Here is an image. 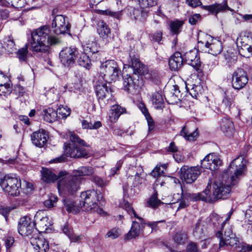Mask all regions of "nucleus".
Masks as SVG:
<instances>
[{"instance_id":"obj_27","label":"nucleus","mask_w":252,"mask_h":252,"mask_svg":"<svg viewBox=\"0 0 252 252\" xmlns=\"http://www.w3.org/2000/svg\"><path fill=\"white\" fill-rule=\"evenodd\" d=\"M139 222L135 221H132V226L130 230L125 236V238L127 240L135 238L138 236L141 231L144 228V224H145V220H144V223L142 224L140 220Z\"/></svg>"},{"instance_id":"obj_44","label":"nucleus","mask_w":252,"mask_h":252,"mask_svg":"<svg viewBox=\"0 0 252 252\" xmlns=\"http://www.w3.org/2000/svg\"><path fill=\"white\" fill-rule=\"evenodd\" d=\"M167 165V163L158 165L151 172V175L154 178L162 175L166 170Z\"/></svg>"},{"instance_id":"obj_15","label":"nucleus","mask_w":252,"mask_h":252,"mask_svg":"<svg viewBox=\"0 0 252 252\" xmlns=\"http://www.w3.org/2000/svg\"><path fill=\"white\" fill-rule=\"evenodd\" d=\"M222 164V161L219 156L214 154L207 155L201 160V166L203 168L209 169L211 170L217 169Z\"/></svg>"},{"instance_id":"obj_21","label":"nucleus","mask_w":252,"mask_h":252,"mask_svg":"<svg viewBox=\"0 0 252 252\" xmlns=\"http://www.w3.org/2000/svg\"><path fill=\"white\" fill-rule=\"evenodd\" d=\"M48 135L46 131L41 129L34 132L31 135V140L32 143L38 147H43L47 142Z\"/></svg>"},{"instance_id":"obj_57","label":"nucleus","mask_w":252,"mask_h":252,"mask_svg":"<svg viewBox=\"0 0 252 252\" xmlns=\"http://www.w3.org/2000/svg\"><path fill=\"white\" fill-rule=\"evenodd\" d=\"M86 51L94 54L97 52L96 43L95 42H92L91 43H88L86 45Z\"/></svg>"},{"instance_id":"obj_23","label":"nucleus","mask_w":252,"mask_h":252,"mask_svg":"<svg viewBox=\"0 0 252 252\" xmlns=\"http://www.w3.org/2000/svg\"><path fill=\"white\" fill-rule=\"evenodd\" d=\"M183 58L185 62L194 68H197L200 64V62L198 52L195 49L185 53Z\"/></svg>"},{"instance_id":"obj_45","label":"nucleus","mask_w":252,"mask_h":252,"mask_svg":"<svg viewBox=\"0 0 252 252\" xmlns=\"http://www.w3.org/2000/svg\"><path fill=\"white\" fill-rule=\"evenodd\" d=\"M181 135L184 137L188 140L192 141L195 139L198 135V133L196 130L193 132L189 133L187 127L185 126L183 127L181 131Z\"/></svg>"},{"instance_id":"obj_8","label":"nucleus","mask_w":252,"mask_h":252,"mask_svg":"<svg viewBox=\"0 0 252 252\" xmlns=\"http://www.w3.org/2000/svg\"><path fill=\"white\" fill-rule=\"evenodd\" d=\"M100 73L103 75L106 82H111L118 79L120 69L118 63L114 60H107L101 63Z\"/></svg>"},{"instance_id":"obj_46","label":"nucleus","mask_w":252,"mask_h":252,"mask_svg":"<svg viewBox=\"0 0 252 252\" xmlns=\"http://www.w3.org/2000/svg\"><path fill=\"white\" fill-rule=\"evenodd\" d=\"M2 46L8 53H12L15 49L13 40L9 38H5L3 40Z\"/></svg>"},{"instance_id":"obj_13","label":"nucleus","mask_w":252,"mask_h":252,"mask_svg":"<svg viewBox=\"0 0 252 252\" xmlns=\"http://www.w3.org/2000/svg\"><path fill=\"white\" fill-rule=\"evenodd\" d=\"M78 55V51L76 48L66 47L60 53L59 57L61 62L66 67L71 66L74 64Z\"/></svg>"},{"instance_id":"obj_43","label":"nucleus","mask_w":252,"mask_h":252,"mask_svg":"<svg viewBox=\"0 0 252 252\" xmlns=\"http://www.w3.org/2000/svg\"><path fill=\"white\" fill-rule=\"evenodd\" d=\"M162 203V202L158 198L157 191H155L147 201L148 206L152 208H156Z\"/></svg>"},{"instance_id":"obj_28","label":"nucleus","mask_w":252,"mask_h":252,"mask_svg":"<svg viewBox=\"0 0 252 252\" xmlns=\"http://www.w3.org/2000/svg\"><path fill=\"white\" fill-rule=\"evenodd\" d=\"M184 58L179 52H176L169 60V66L172 70H177L183 64Z\"/></svg>"},{"instance_id":"obj_3","label":"nucleus","mask_w":252,"mask_h":252,"mask_svg":"<svg viewBox=\"0 0 252 252\" xmlns=\"http://www.w3.org/2000/svg\"><path fill=\"white\" fill-rule=\"evenodd\" d=\"M216 236L219 239L220 249L224 246H230L235 252H246L252 250V245L246 246L239 242L229 225H227L223 230L221 227V230L216 233Z\"/></svg>"},{"instance_id":"obj_4","label":"nucleus","mask_w":252,"mask_h":252,"mask_svg":"<svg viewBox=\"0 0 252 252\" xmlns=\"http://www.w3.org/2000/svg\"><path fill=\"white\" fill-rule=\"evenodd\" d=\"M80 183V177H76L73 174L68 176L67 172L65 171L59 172L58 189L60 195H73L79 189Z\"/></svg>"},{"instance_id":"obj_53","label":"nucleus","mask_w":252,"mask_h":252,"mask_svg":"<svg viewBox=\"0 0 252 252\" xmlns=\"http://www.w3.org/2000/svg\"><path fill=\"white\" fill-rule=\"evenodd\" d=\"M91 181L99 187L102 188L105 187L107 185V182L106 181L96 175H93L91 178Z\"/></svg>"},{"instance_id":"obj_51","label":"nucleus","mask_w":252,"mask_h":252,"mask_svg":"<svg viewBox=\"0 0 252 252\" xmlns=\"http://www.w3.org/2000/svg\"><path fill=\"white\" fill-rule=\"evenodd\" d=\"M122 9L116 12L112 11L110 9H106L105 10H101L100 13L102 15H108L114 18L119 19L122 15Z\"/></svg>"},{"instance_id":"obj_11","label":"nucleus","mask_w":252,"mask_h":252,"mask_svg":"<svg viewBox=\"0 0 252 252\" xmlns=\"http://www.w3.org/2000/svg\"><path fill=\"white\" fill-rule=\"evenodd\" d=\"M201 173V169L198 166L189 167L184 165L180 169L181 177L187 184L193 183Z\"/></svg>"},{"instance_id":"obj_2","label":"nucleus","mask_w":252,"mask_h":252,"mask_svg":"<svg viewBox=\"0 0 252 252\" xmlns=\"http://www.w3.org/2000/svg\"><path fill=\"white\" fill-rule=\"evenodd\" d=\"M50 33V29L47 26H43L32 32L30 41L32 50L37 53H47L49 51L50 46L59 43V39Z\"/></svg>"},{"instance_id":"obj_25","label":"nucleus","mask_w":252,"mask_h":252,"mask_svg":"<svg viewBox=\"0 0 252 252\" xmlns=\"http://www.w3.org/2000/svg\"><path fill=\"white\" fill-rule=\"evenodd\" d=\"M235 94L234 92L230 91L225 92L222 100L221 106L226 110L229 111L235 105Z\"/></svg>"},{"instance_id":"obj_33","label":"nucleus","mask_w":252,"mask_h":252,"mask_svg":"<svg viewBox=\"0 0 252 252\" xmlns=\"http://www.w3.org/2000/svg\"><path fill=\"white\" fill-rule=\"evenodd\" d=\"M64 207L68 213H77L79 212L81 208V206H79L73 200L69 198H65L63 200Z\"/></svg>"},{"instance_id":"obj_52","label":"nucleus","mask_w":252,"mask_h":252,"mask_svg":"<svg viewBox=\"0 0 252 252\" xmlns=\"http://www.w3.org/2000/svg\"><path fill=\"white\" fill-rule=\"evenodd\" d=\"M187 239V235L185 232H177L174 236V241L179 244H184Z\"/></svg>"},{"instance_id":"obj_36","label":"nucleus","mask_w":252,"mask_h":252,"mask_svg":"<svg viewBox=\"0 0 252 252\" xmlns=\"http://www.w3.org/2000/svg\"><path fill=\"white\" fill-rule=\"evenodd\" d=\"M186 88L189 91V94L194 98H197L198 95L201 94L203 91L202 86L200 84L190 85L188 84L186 85Z\"/></svg>"},{"instance_id":"obj_60","label":"nucleus","mask_w":252,"mask_h":252,"mask_svg":"<svg viewBox=\"0 0 252 252\" xmlns=\"http://www.w3.org/2000/svg\"><path fill=\"white\" fill-rule=\"evenodd\" d=\"M201 19V16L199 14H194L189 18V24L194 25L197 24L198 21Z\"/></svg>"},{"instance_id":"obj_40","label":"nucleus","mask_w":252,"mask_h":252,"mask_svg":"<svg viewBox=\"0 0 252 252\" xmlns=\"http://www.w3.org/2000/svg\"><path fill=\"white\" fill-rule=\"evenodd\" d=\"M131 11L133 12V16L132 18L135 20H139L141 21L145 20L148 16V11L145 10L140 11L138 9H134L133 7L130 8Z\"/></svg>"},{"instance_id":"obj_58","label":"nucleus","mask_w":252,"mask_h":252,"mask_svg":"<svg viewBox=\"0 0 252 252\" xmlns=\"http://www.w3.org/2000/svg\"><path fill=\"white\" fill-rule=\"evenodd\" d=\"M13 208H11L9 207H5L2 205L0 206V214L2 215L5 219L6 220H7L8 216Z\"/></svg>"},{"instance_id":"obj_38","label":"nucleus","mask_w":252,"mask_h":252,"mask_svg":"<svg viewBox=\"0 0 252 252\" xmlns=\"http://www.w3.org/2000/svg\"><path fill=\"white\" fill-rule=\"evenodd\" d=\"M138 107L141 110L142 113L144 115L147 120L149 130L153 129L154 127V123L149 113H148L147 109L146 108L145 104L143 103H140L138 104Z\"/></svg>"},{"instance_id":"obj_10","label":"nucleus","mask_w":252,"mask_h":252,"mask_svg":"<svg viewBox=\"0 0 252 252\" xmlns=\"http://www.w3.org/2000/svg\"><path fill=\"white\" fill-rule=\"evenodd\" d=\"M141 166H132L127 171V184L131 187H137L144 183L145 176Z\"/></svg>"},{"instance_id":"obj_48","label":"nucleus","mask_w":252,"mask_h":252,"mask_svg":"<svg viewBox=\"0 0 252 252\" xmlns=\"http://www.w3.org/2000/svg\"><path fill=\"white\" fill-rule=\"evenodd\" d=\"M132 1L138 3L142 8L152 7L157 4V0H131Z\"/></svg>"},{"instance_id":"obj_20","label":"nucleus","mask_w":252,"mask_h":252,"mask_svg":"<svg viewBox=\"0 0 252 252\" xmlns=\"http://www.w3.org/2000/svg\"><path fill=\"white\" fill-rule=\"evenodd\" d=\"M124 90L129 93L134 94L138 92L139 88V80L129 74H126L123 78Z\"/></svg>"},{"instance_id":"obj_24","label":"nucleus","mask_w":252,"mask_h":252,"mask_svg":"<svg viewBox=\"0 0 252 252\" xmlns=\"http://www.w3.org/2000/svg\"><path fill=\"white\" fill-rule=\"evenodd\" d=\"M95 92L99 101L109 97L111 94L112 90L104 82H98L95 86Z\"/></svg>"},{"instance_id":"obj_1","label":"nucleus","mask_w":252,"mask_h":252,"mask_svg":"<svg viewBox=\"0 0 252 252\" xmlns=\"http://www.w3.org/2000/svg\"><path fill=\"white\" fill-rule=\"evenodd\" d=\"M247 162L245 156L240 155L232 161L221 178L214 183L212 189L209 181L203 192L186 194L187 200L214 202L218 199L227 198L231 190V185H234L237 183V179L244 173Z\"/></svg>"},{"instance_id":"obj_56","label":"nucleus","mask_w":252,"mask_h":252,"mask_svg":"<svg viewBox=\"0 0 252 252\" xmlns=\"http://www.w3.org/2000/svg\"><path fill=\"white\" fill-rule=\"evenodd\" d=\"M120 235L118 228H113L109 230L106 234V237L115 239L118 238Z\"/></svg>"},{"instance_id":"obj_47","label":"nucleus","mask_w":252,"mask_h":252,"mask_svg":"<svg viewBox=\"0 0 252 252\" xmlns=\"http://www.w3.org/2000/svg\"><path fill=\"white\" fill-rule=\"evenodd\" d=\"M57 118L59 119L66 118L70 114V109L67 106H61L57 110Z\"/></svg>"},{"instance_id":"obj_31","label":"nucleus","mask_w":252,"mask_h":252,"mask_svg":"<svg viewBox=\"0 0 252 252\" xmlns=\"http://www.w3.org/2000/svg\"><path fill=\"white\" fill-rule=\"evenodd\" d=\"M94 173V169L91 166H81L76 170H74L72 173L75 176L80 177L93 176Z\"/></svg>"},{"instance_id":"obj_26","label":"nucleus","mask_w":252,"mask_h":252,"mask_svg":"<svg viewBox=\"0 0 252 252\" xmlns=\"http://www.w3.org/2000/svg\"><path fill=\"white\" fill-rule=\"evenodd\" d=\"M40 172L41 180L44 182L50 183H53L57 180H59V173L58 174H56L50 169L42 167Z\"/></svg>"},{"instance_id":"obj_12","label":"nucleus","mask_w":252,"mask_h":252,"mask_svg":"<svg viewBox=\"0 0 252 252\" xmlns=\"http://www.w3.org/2000/svg\"><path fill=\"white\" fill-rule=\"evenodd\" d=\"M18 230L19 234L23 236H30L37 233L34 221L28 216L21 218L18 223Z\"/></svg>"},{"instance_id":"obj_55","label":"nucleus","mask_w":252,"mask_h":252,"mask_svg":"<svg viewBox=\"0 0 252 252\" xmlns=\"http://www.w3.org/2000/svg\"><path fill=\"white\" fill-rule=\"evenodd\" d=\"M21 0H2L1 6H12L15 7H21V5L19 4Z\"/></svg>"},{"instance_id":"obj_17","label":"nucleus","mask_w":252,"mask_h":252,"mask_svg":"<svg viewBox=\"0 0 252 252\" xmlns=\"http://www.w3.org/2000/svg\"><path fill=\"white\" fill-rule=\"evenodd\" d=\"M248 78L246 72L242 69H238L233 74L232 85L237 90L244 88L248 83Z\"/></svg>"},{"instance_id":"obj_16","label":"nucleus","mask_w":252,"mask_h":252,"mask_svg":"<svg viewBox=\"0 0 252 252\" xmlns=\"http://www.w3.org/2000/svg\"><path fill=\"white\" fill-rule=\"evenodd\" d=\"M52 27L54 32L57 34L64 33L70 28L69 24L65 21V18L62 15H58L54 17Z\"/></svg>"},{"instance_id":"obj_61","label":"nucleus","mask_w":252,"mask_h":252,"mask_svg":"<svg viewBox=\"0 0 252 252\" xmlns=\"http://www.w3.org/2000/svg\"><path fill=\"white\" fill-rule=\"evenodd\" d=\"M181 197V200L179 204L178 210L185 208L188 205V203L186 201V199H187V195L182 193V196Z\"/></svg>"},{"instance_id":"obj_41","label":"nucleus","mask_w":252,"mask_h":252,"mask_svg":"<svg viewBox=\"0 0 252 252\" xmlns=\"http://www.w3.org/2000/svg\"><path fill=\"white\" fill-rule=\"evenodd\" d=\"M183 24V21L177 20L171 21L169 26L171 32L175 34H178L181 31V29Z\"/></svg>"},{"instance_id":"obj_30","label":"nucleus","mask_w":252,"mask_h":252,"mask_svg":"<svg viewBox=\"0 0 252 252\" xmlns=\"http://www.w3.org/2000/svg\"><path fill=\"white\" fill-rule=\"evenodd\" d=\"M238 42L241 47V51H247L249 54L252 53V37L248 36H244L238 39Z\"/></svg>"},{"instance_id":"obj_39","label":"nucleus","mask_w":252,"mask_h":252,"mask_svg":"<svg viewBox=\"0 0 252 252\" xmlns=\"http://www.w3.org/2000/svg\"><path fill=\"white\" fill-rule=\"evenodd\" d=\"M79 65L86 69H89L91 66V60L86 53H83L80 55L78 60Z\"/></svg>"},{"instance_id":"obj_22","label":"nucleus","mask_w":252,"mask_h":252,"mask_svg":"<svg viewBox=\"0 0 252 252\" xmlns=\"http://www.w3.org/2000/svg\"><path fill=\"white\" fill-rule=\"evenodd\" d=\"M220 127L227 136L231 137L234 132L233 123L228 116L222 118L219 122Z\"/></svg>"},{"instance_id":"obj_7","label":"nucleus","mask_w":252,"mask_h":252,"mask_svg":"<svg viewBox=\"0 0 252 252\" xmlns=\"http://www.w3.org/2000/svg\"><path fill=\"white\" fill-rule=\"evenodd\" d=\"M198 43L200 46L204 45L208 53L214 56L220 54L222 49L221 43L219 40L204 33H199Z\"/></svg>"},{"instance_id":"obj_63","label":"nucleus","mask_w":252,"mask_h":252,"mask_svg":"<svg viewBox=\"0 0 252 252\" xmlns=\"http://www.w3.org/2000/svg\"><path fill=\"white\" fill-rule=\"evenodd\" d=\"M122 164H123V161L121 160H120L117 162V163L115 165V167L111 168V169L110 170V174L112 176H113L115 174H116L117 171L120 169Z\"/></svg>"},{"instance_id":"obj_37","label":"nucleus","mask_w":252,"mask_h":252,"mask_svg":"<svg viewBox=\"0 0 252 252\" xmlns=\"http://www.w3.org/2000/svg\"><path fill=\"white\" fill-rule=\"evenodd\" d=\"M152 101L155 107L157 109H162L163 107V98L161 93L156 92L152 95Z\"/></svg>"},{"instance_id":"obj_42","label":"nucleus","mask_w":252,"mask_h":252,"mask_svg":"<svg viewBox=\"0 0 252 252\" xmlns=\"http://www.w3.org/2000/svg\"><path fill=\"white\" fill-rule=\"evenodd\" d=\"M28 46L26 44L23 47L19 49L17 52V57L21 62H26L29 57Z\"/></svg>"},{"instance_id":"obj_34","label":"nucleus","mask_w":252,"mask_h":252,"mask_svg":"<svg viewBox=\"0 0 252 252\" xmlns=\"http://www.w3.org/2000/svg\"><path fill=\"white\" fill-rule=\"evenodd\" d=\"M43 118L44 120L49 123L55 122L57 119V113L52 108H48L43 110Z\"/></svg>"},{"instance_id":"obj_62","label":"nucleus","mask_w":252,"mask_h":252,"mask_svg":"<svg viewBox=\"0 0 252 252\" xmlns=\"http://www.w3.org/2000/svg\"><path fill=\"white\" fill-rule=\"evenodd\" d=\"M25 92V89L20 85H16L13 89V93L18 96L23 95Z\"/></svg>"},{"instance_id":"obj_54","label":"nucleus","mask_w":252,"mask_h":252,"mask_svg":"<svg viewBox=\"0 0 252 252\" xmlns=\"http://www.w3.org/2000/svg\"><path fill=\"white\" fill-rule=\"evenodd\" d=\"M125 208L129 215L132 216L133 215L135 218H137L141 221L142 224L144 223V219L137 215L129 203H126L125 204Z\"/></svg>"},{"instance_id":"obj_6","label":"nucleus","mask_w":252,"mask_h":252,"mask_svg":"<svg viewBox=\"0 0 252 252\" xmlns=\"http://www.w3.org/2000/svg\"><path fill=\"white\" fill-rule=\"evenodd\" d=\"M67 136L69 137L70 142L64 144V152L71 158H80L87 155L86 149L83 147L85 143L74 132L69 131Z\"/></svg>"},{"instance_id":"obj_18","label":"nucleus","mask_w":252,"mask_h":252,"mask_svg":"<svg viewBox=\"0 0 252 252\" xmlns=\"http://www.w3.org/2000/svg\"><path fill=\"white\" fill-rule=\"evenodd\" d=\"M30 242L35 252H46L49 250L48 242L37 233L30 238Z\"/></svg>"},{"instance_id":"obj_32","label":"nucleus","mask_w":252,"mask_h":252,"mask_svg":"<svg viewBox=\"0 0 252 252\" xmlns=\"http://www.w3.org/2000/svg\"><path fill=\"white\" fill-rule=\"evenodd\" d=\"M205 8L212 13L218 14L219 12H223L226 10L232 11L227 4L226 1L222 3H215L209 6H205Z\"/></svg>"},{"instance_id":"obj_19","label":"nucleus","mask_w":252,"mask_h":252,"mask_svg":"<svg viewBox=\"0 0 252 252\" xmlns=\"http://www.w3.org/2000/svg\"><path fill=\"white\" fill-rule=\"evenodd\" d=\"M127 67L132 69L133 73L137 75H143L147 72V68L144 66L139 60L134 56H129L128 64H124V68Z\"/></svg>"},{"instance_id":"obj_50","label":"nucleus","mask_w":252,"mask_h":252,"mask_svg":"<svg viewBox=\"0 0 252 252\" xmlns=\"http://www.w3.org/2000/svg\"><path fill=\"white\" fill-rule=\"evenodd\" d=\"M83 128H89L90 129H97L101 126V124L99 121L95 122L94 124L89 123L86 120H83L81 122Z\"/></svg>"},{"instance_id":"obj_14","label":"nucleus","mask_w":252,"mask_h":252,"mask_svg":"<svg viewBox=\"0 0 252 252\" xmlns=\"http://www.w3.org/2000/svg\"><path fill=\"white\" fill-rule=\"evenodd\" d=\"M34 222L35 226H36V232L40 233L46 232L52 225L49 218L45 214L44 212L41 210L36 212L34 216Z\"/></svg>"},{"instance_id":"obj_49","label":"nucleus","mask_w":252,"mask_h":252,"mask_svg":"<svg viewBox=\"0 0 252 252\" xmlns=\"http://www.w3.org/2000/svg\"><path fill=\"white\" fill-rule=\"evenodd\" d=\"M12 91L11 83L0 84V95L6 96L10 94Z\"/></svg>"},{"instance_id":"obj_59","label":"nucleus","mask_w":252,"mask_h":252,"mask_svg":"<svg viewBox=\"0 0 252 252\" xmlns=\"http://www.w3.org/2000/svg\"><path fill=\"white\" fill-rule=\"evenodd\" d=\"M224 57L227 63H232L236 60V57L232 53L227 52L224 54Z\"/></svg>"},{"instance_id":"obj_5","label":"nucleus","mask_w":252,"mask_h":252,"mask_svg":"<svg viewBox=\"0 0 252 252\" xmlns=\"http://www.w3.org/2000/svg\"><path fill=\"white\" fill-rule=\"evenodd\" d=\"M101 194L94 189H90L81 192L80 205L83 210L100 215L105 213L102 209L99 208L98 202Z\"/></svg>"},{"instance_id":"obj_9","label":"nucleus","mask_w":252,"mask_h":252,"mask_svg":"<svg viewBox=\"0 0 252 252\" xmlns=\"http://www.w3.org/2000/svg\"><path fill=\"white\" fill-rule=\"evenodd\" d=\"M20 180L17 178L6 175L3 176L1 188L3 190L11 196H17L21 188Z\"/></svg>"},{"instance_id":"obj_35","label":"nucleus","mask_w":252,"mask_h":252,"mask_svg":"<svg viewBox=\"0 0 252 252\" xmlns=\"http://www.w3.org/2000/svg\"><path fill=\"white\" fill-rule=\"evenodd\" d=\"M97 30L99 35L104 39L107 38L110 35V30L106 23L103 21H100L98 23Z\"/></svg>"},{"instance_id":"obj_64","label":"nucleus","mask_w":252,"mask_h":252,"mask_svg":"<svg viewBox=\"0 0 252 252\" xmlns=\"http://www.w3.org/2000/svg\"><path fill=\"white\" fill-rule=\"evenodd\" d=\"M187 252H199V251L195 243H190L187 246Z\"/></svg>"},{"instance_id":"obj_29","label":"nucleus","mask_w":252,"mask_h":252,"mask_svg":"<svg viewBox=\"0 0 252 252\" xmlns=\"http://www.w3.org/2000/svg\"><path fill=\"white\" fill-rule=\"evenodd\" d=\"M126 113V110L125 108L122 107L119 105H113L111 107L109 113V120L111 123H115L122 114Z\"/></svg>"}]
</instances>
